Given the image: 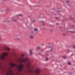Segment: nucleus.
<instances>
[{"instance_id":"obj_12","label":"nucleus","mask_w":75,"mask_h":75,"mask_svg":"<svg viewBox=\"0 0 75 75\" xmlns=\"http://www.w3.org/2000/svg\"><path fill=\"white\" fill-rule=\"evenodd\" d=\"M32 71L31 70L29 69V72H32Z\"/></svg>"},{"instance_id":"obj_27","label":"nucleus","mask_w":75,"mask_h":75,"mask_svg":"<svg viewBox=\"0 0 75 75\" xmlns=\"http://www.w3.org/2000/svg\"><path fill=\"white\" fill-rule=\"evenodd\" d=\"M55 18H57L55 17Z\"/></svg>"},{"instance_id":"obj_3","label":"nucleus","mask_w":75,"mask_h":75,"mask_svg":"<svg viewBox=\"0 0 75 75\" xmlns=\"http://www.w3.org/2000/svg\"><path fill=\"white\" fill-rule=\"evenodd\" d=\"M8 55V53L7 52H4L0 56V58L1 59H4L5 57H7Z\"/></svg>"},{"instance_id":"obj_14","label":"nucleus","mask_w":75,"mask_h":75,"mask_svg":"<svg viewBox=\"0 0 75 75\" xmlns=\"http://www.w3.org/2000/svg\"><path fill=\"white\" fill-rule=\"evenodd\" d=\"M67 3L68 4L69 3V1H66Z\"/></svg>"},{"instance_id":"obj_11","label":"nucleus","mask_w":75,"mask_h":75,"mask_svg":"<svg viewBox=\"0 0 75 75\" xmlns=\"http://www.w3.org/2000/svg\"><path fill=\"white\" fill-rule=\"evenodd\" d=\"M63 58H64V59H65V58H67V57L66 56H63Z\"/></svg>"},{"instance_id":"obj_16","label":"nucleus","mask_w":75,"mask_h":75,"mask_svg":"<svg viewBox=\"0 0 75 75\" xmlns=\"http://www.w3.org/2000/svg\"><path fill=\"white\" fill-rule=\"evenodd\" d=\"M14 22H15V23H17V21H16V20H14Z\"/></svg>"},{"instance_id":"obj_8","label":"nucleus","mask_w":75,"mask_h":75,"mask_svg":"<svg viewBox=\"0 0 75 75\" xmlns=\"http://www.w3.org/2000/svg\"><path fill=\"white\" fill-rule=\"evenodd\" d=\"M34 31L35 32H38V29L37 28H35L34 29Z\"/></svg>"},{"instance_id":"obj_10","label":"nucleus","mask_w":75,"mask_h":75,"mask_svg":"<svg viewBox=\"0 0 75 75\" xmlns=\"http://www.w3.org/2000/svg\"><path fill=\"white\" fill-rule=\"evenodd\" d=\"M30 38H34V37H33V36L31 35L30 36Z\"/></svg>"},{"instance_id":"obj_30","label":"nucleus","mask_w":75,"mask_h":75,"mask_svg":"<svg viewBox=\"0 0 75 75\" xmlns=\"http://www.w3.org/2000/svg\"><path fill=\"white\" fill-rule=\"evenodd\" d=\"M74 33H75V32H74Z\"/></svg>"},{"instance_id":"obj_22","label":"nucleus","mask_w":75,"mask_h":75,"mask_svg":"<svg viewBox=\"0 0 75 75\" xmlns=\"http://www.w3.org/2000/svg\"><path fill=\"white\" fill-rule=\"evenodd\" d=\"M24 54H22V57H23V56H24Z\"/></svg>"},{"instance_id":"obj_4","label":"nucleus","mask_w":75,"mask_h":75,"mask_svg":"<svg viewBox=\"0 0 75 75\" xmlns=\"http://www.w3.org/2000/svg\"><path fill=\"white\" fill-rule=\"evenodd\" d=\"M23 67L24 66L23 64H20L18 66V69L19 71L20 72H21V71H22V70L23 68Z\"/></svg>"},{"instance_id":"obj_21","label":"nucleus","mask_w":75,"mask_h":75,"mask_svg":"<svg viewBox=\"0 0 75 75\" xmlns=\"http://www.w3.org/2000/svg\"><path fill=\"white\" fill-rule=\"evenodd\" d=\"M39 48H40V47H37V49H39Z\"/></svg>"},{"instance_id":"obj_5","label":"nucleus","mask_w":75,"mask_h":75,"mask_svg":"<svg viewBox=\"0 0 75 75\" xmlns=\"http://www.w3.org/2000/svg\"><path fill=\"white\" fill-rule=\"evenodd\" d=\"M40 72V68H38L36 70L35 73L37 75H38V74H39Z\"/></svg>"},{"instance_id":"obj_13","label":"nucleus","mask_w":75,"mask_h":75,"mask_svg":"<svg viewBox=\"0 0 75 75\" xmlns=\"http://www.w3.org/2000/svg\"><path fill=\"white\" fill-rule=\"evenodd\" d=\"M68 64H69V65H71V63L70 62H69L68 63Z\"/></svg>"},{"instance_id":"obj_18","label":"nucleus","mask_w":75,"mask_h":75,"mask_svg":"<svg viewBox=\"0 0 75 75\" xmlns=\"http://www.w3.org/2000/svg\"><path fill=\"white\" fill-rule=\"evenodd\" d=\"M46 61H48V58H46Z\"/></svg>"},{"instance_id":"obj_20","label":"nucleus","mask_w":75,"mask_h":75,"mask_svg":"<svg viewBox=\"0 0 75 75\" xmlns=\"http://www.w3.org/2000/svg\"><path fill=\"white\" fill-rule=\"evenodd\" d=\"M40 3H41V2L40 1H39L38 2V4H40Z\"/></svg>"},{"instance_id":"obj_9","label":"nucleus","mask_w":75,"mask_h":75,"mask_svg":"<svg viewBox=\"0 0 75 75\" xmlns=\"http://www.w3.org/2000/svg\"><path fill=\"white\" fill-rule=\"evenodd\" d=\"M12 67H15V66H16V65L14 64H12Z\"/></svg>"},{"instance_id":"obj_15","label":"nucleus","mask_w":75,"mask_h":75,"mask_svg":"<svg viewBox=\"0 0 75 75\" xmlns=\"http://www.w3.org/2000/svg\"><path fill=\"white\" fill-rule=\"evenodd\" d=\"M18 16H21H21H22V15L21 14H19L18 15Z\"/></svg>"},{"instance_id":"obj_26","label":"nucleus","mask_w":75,"mask_h":75,"mask_svg":"<svg viewBox=\"0 0 75 75\" xmlns=\"http://www.w3.org/2000/svg\"><path fill=\"white\" fill-rule=\"evenodd\" d=\"M42 45H44V44H42Z\"/></svg>"},{"instance_id":"obj_28","label":"nucleus","mask_w":75,"mask_h":75,"mask_svg":"<svg viewBox=\"0 0 75 75\" xmlns=\"http://www.w3.org/2000/svg\"><path fill=\"white\" fill-rule=\"evenodd\" d=\"M72 27H74V25H72Z\"/></svg>"},{"instance_id":"obj_24","label":"nucleus","mask_w":75,"mask_h":75,"mask_svg":"<svg viewBox=\"0 0 75 75\" xmlns=\"http://www.w3.org/2000/svg\"><path fill=\"white\" fill-rule=\"evenodd\" d=\"M43 25H45V24L44 23H43Z\"/></svg>"},{"instance_id":"obj_23","label":"nucleus","mask_w":75,"mask_h":75,"mask_svg":"<svg viewBox=\"0 0 75 75\" xmlns=\"http://www.w3.org/2000/svg\"><path fill=\"white\" fill-rule=\"evenodd\" d=\"M74 48H75V45L74 46Z\"/></svg>"},{"instance_id":"obj_1","label":"nucleus","mask_w":75,"mask_h":75,"mask_svg":"<svg viewBox=\"0 0 75 75\" xmlns=\"http://www.w3.org/2000/svg\"><path fill=\"white\" fill-rule=\"evenodd\" d=\"M20 62H25L26 63L25 64V66L28 68L30 66L31 64V61L28 59V58H26L25 59H21L19 60Z\"/></svg>"},{"instance_id":"obj_19","label":"nucleus","mask_w":75,"mask_h":75,"mask_svg":"<svg viewBox=\"0 0 75 75\" xmlns=\"http://www.w3.org/2000/svg\"><path fill=\"white\" fill-rule=\"evenodd\" d=\"M60 9L61 10H62V9H63V8H62V7H61V8H60Z\"/></svg>"},{"instance_id":"obj_29","label":"nucleus","mask_w":75,"mask_h":75,"mask_svg":"<svg viewBox=\"0 0 75 75\" xmlns=\"http://www.w3.org/2000/svg\"><path fill=\"white\" fill-rule=\"evenodd\" d=\"M28 28H29V26H28Z\"/></svg>"},{"instance_id":"obj_7","label":"nucleus","mask_w":75,"mask_h":75,"mask_svg":"<svg viewBox=\"0 0 75 75\" xmlns=\"http://www.w3.org/2000/svg\"><path fill=\"white\" fill-rule=\"evenodd\" d=\"M10 49V47H7L6 48L5 47L4 48V50H7L8 51H9V50Z\"/></svg>"},{"instance_id":"obj_2","label":"nucleus","mask_w":75,"mask_h":75,"mask_svg":"<svg viewBox=\"0 0 75 75\" xmlns=\"http://www.w3.org/2000/svg\"><path fill=\"white\" fill-rule=\"evenodd\" d=\"M0 69L1 71V72L0 73V75H3V71L4 72H5L6 74V75H14V74L12 73V71H11V70L10 71H8V72L9 73V74H8L7 72L6 71H5L4 68H3L1 66V63H0Z\"/></svg>"},{"instance_id":"obj_6","label":"nucleus","mask_w":75,"mask_h":75,"mask_svg":"<svg viewBox=\"0 0 75 75\" xmlns=\"http://www.w3.org/2000/svg\"><path fill=\"white\" fill-rule=\"evenodd\" d=\"M33 54V50H31L30 51L29 55L31 56Z\"/></svg>"},{"instance_id":"obj_17","label":"nucleus","mask_w":75,"mask_h":75,"mask_svg":"<svg viewBox=\"0 0 75 75\" xmlns=\"http://www.w3.org/2000/svg\"><path fill=\"white\" fill-rule=\"evenodd\" d=\"M6 11H7L6 12H5V13H7V12H8V10H7Z\"/></svg>"},{"instance_id":"obj_25","label":"nucleus","mask_w":75,"mask_h":75,"mask_svg":"<svg viewBox=\"0 0 75 75\" xmlns=\"http://www.w3.org/2000/svg\"><path fill=\"white\" fill-rule=\"evenodd\" d=\"M51 49H52V50L53 49V48H51Z\"/></svg>"}]
</instances>
